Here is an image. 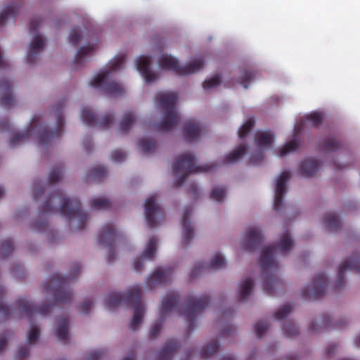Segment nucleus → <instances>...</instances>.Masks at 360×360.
Listing matches in <instances>:
<instances>
[{"label": "nucleus", "instance_id": "obj_1", "mask_svg": "<svg viewBox=\"0 0 360 360\" xmlns=\"http://www.w3.org/2000/svg\"><path fill=\"white\" fill-rule=\"evenodd\" d=\"M80 270L81 266L76 264L69 275L61 276L58 274H55L49 281L44 283V292L53 297V303L51 304L35 306L27 298L19 297L15 302V305L20 313L24 314L31 321L35 314L47 315L53 305L63 306L70 303L72 294L68 289V283L78 276Z\"/></svg>", "mask_w": 360, "mask_h": 360}, {"label": "nucleus", "instance_id": "obj_2", "mask_svg": "<svg viewBox=\"0 0 360 360\" xmlns=\"http://www.w3.org/2000/svg\"><path fill=\"white\" fill-rule=\"evenodd\" d=\"M293 243L290 233L285 232L277 244L263 248L259 258V264L262 271L264 290L268 295H274L283 283L278 277V264L274 255L278 249L282 253L290 250Z\"/></svg>", "mask_w": 360, "mask_h": 360}, {"label": "nucleus", "instance_id": "obj_3", "mask_svg": "<svg viewBox=\"0 0 360 360\" xmlns=\"http://www.w3.org/2000/svg\"><path fill=\"white\" fill-rule=\"evenodd\" d=\"M64 107V101L57 103L53 107L56 117V128L54 130H49L47 126L35 124V118L32 120L30 127L23 133H15L10 141L11 147H15L20 143L25 141L32 134L34 133L37 139L38 145L43 147L48 146L53 141L59 138L64 131L65 121L62 114V109Z\"/></svg>", "mask_w": 360, "mask_h": 360}, {"label": "nucleus", "instance_id": "obj_4", "mask_svg": "<svg viewBox=\"0 0 360 360\" xmlns=\"http://www.w3.org/2000/svg\"><path fill=\"white\" fill-rule=\"evenodd\" d=\"M60 205L58 211L61 216L71 219H75L78 221L77 229L81 231L85 228L87 220V214L82 210V205L77 198L65 197L62 191L58 190L51 193L44 202L41 212L42 214L53 213L55 210L54 205Z\"/></svg>", "mask_w": 360, "mask_h": 360}, {"label": "nucleus", "instance_id": "obj_5", "mask_svg": "<svg viewBox=\"0 0 360 360\" xmlns=\"http://www.w3.org/2000/svg\"><path fill=\"white\" fill-rule=\"evenodd\" d=\"M122 303L130 305L134 309V314L129 327L131 330L134 331L142 322L145 311L140 286L131 287L124 295L117 292L110 293L105 299V304L110 311L115 310Z\"/></svg>", "mask_w": 360, "mask_h": 360}, {"label": "nucleus", "instance_id": "obj_6", "mask_svg": "<svg viewBox=\"0 0 360 360\" xmlns=\"http://www.w3.org/2000/svg\"><path fill=\"white\" fill-rule=\"evenodd\" d=\"M179 96L176 92H160L155 96V101L163 111L162 120L155 125L158 131H169L179 122L180 115L176 108Z\"/></svg>", "mask_w": 360, "mask_h": 360}, {"label": "nucleus", "instance_id": "obj_7", "mask_svg": "<svg viewBox=\"0 0 360 360\" xmlns=\"http://www.w3.org/2000/svg\"><path fill=\"white\" fill-rule=\"evenodd\" d=\"M125 56L121 55L117 57L112 63L110 68L103 70L96 75L91 82L90 86L100 88L109 96H121L124 93V87L119 83L112 79V74L119 70L124 63Z\"/></svg>", "mask_w": 360, "mask_h": 360}, {"label": "nucleus", "instance_id": "obj_8", "mask_svg": "<svg viewBox=\"0 0 360 360\" xmlns=\"http://www.w3.org/2000/svg\"><path fill=\"white\" fill-rule=\"evenodd\" d=\"M195 162L196 158L190 153H184L177 158L172 167L173 173L174 174H181L174 181L176 187L181 186L186 181L188 175L211 171L214 167L213 164L199 166L196 165Z\"/></svg>", "mask_w": 360, "mask_h": 360}, {"label": "nucleus", "instance_id": "obj_9", "mask_svg": "<svg viewBox=\"0 0 360 360\" xmlns=\"http://www.w3.org/2000/svg\"><path fill=\"white\" fill-rule=\"evenodd\" d=\"M210 302V297L206 295L200 297L190 295L186 300L181 313L188 322L186 331L187 337H188L195 328V320L197 317L200 315L202 311L209 305Z\"/></svg>", "mask_w": 360, "mask_h": 360}, {"label": "nucleus", "instance_id": "obj_10", "mask_svg": "<svg viewBox=\"0 0 360 360\" xmlns=\"http://www.w3.org/2000/svg\"><path fill=\"white\" fill-rule=\"evenodd\" d=\"M159 65L162 69L174 71L178 75L186 76L195 73L202 69L204 65V60L199 58L186 65L181 66L176 58L163 54L159 59Z\"/></svg>", "mask_w": 360, "mask_h": 360}, {"label": "nucleus", "instance_id": "obj_11", "mask_svg": "<svg viewBox=\"0 0 360 360\" xmlns=\"http://www.w3.org/2000/svg\"><path fill=\"white\" fill-rule=\"evenodd\" d=\"M179 302V296L176 292H169L163 298L160 309L159 320L153 324L148 333L150 340L157 338L162 328V323L165 316L176 309Z\"/></svg>", "mask_w": 360, "mask_h": 360}, {"label": "nucleus", "instance_id": "obj_12", "mask_svg": "<svg viewBox=\"0 0 360 360\" xmlns=\"http://www.w3.org/2000/svg\"><path fill=\"white\" fill-rule=\"evenodd\" d=\"M144 214L147 225L150 228L156 227L165 219L162 208L157 203L156 195H152L144 203Z\"/></svg>", "mask_w": 360, "mask_h": 360}, {"label": "nucleus", "instance_id": "obj_13", "mask_svg": "<svg viewBox=\"0 0 360 360\" xmlns=\"http://www.w3.org/2000/svg\"><path fill=\"white\" fill-rule=\"evenodd\" d=\"M117 233L112 224H106L100 231L98 234V242L105 248H108L106 262L111 264L115 259V251L114 248L115 239Z\"/></svg>", "mask_w": 360, "mask_h": 360}, {"label": "nucleus", "instance_id": "obj_14", "mask_svg": "<svg viewBox=\"0 0 360 360\" xmlns=\"http://www.w3.org/2000/svg\"><path fill=\"white\" fill-rule=\"evenodd\" d=\"M346 271L360 273V257L359 254H352L351 257L344 261L340 266L335 283V288L336 290H341L345 286V272Z\"/></svg>", "mask_w": 360, "mask_h": 360}, {"label": "nucleus", "instance_id": "obj_15", "mask_svg": "<svg viewBox=\"0 0 360 360\" xmlns=\"http://www.w3.org/2000/svg\"><path fill=\"white\" fill-rule=\"evenodd\" d=\"M326 281L327 277L324 273L316 274L311 285L303 289V297L312 300L321 298L324 294Z\"/></svg>", "mask_w": 360, "mask_h": 360}, {"label": "nucleus", "instance_id": "obj_16", "mask_svg": "<svg viewBox=\"0 0 360 360\" xmlns=\"http://www.w3.org/2000/svg\"><path fill=\"white\" fill-rule=\"evenodd\" d=\"M81 118L83 122L88 126H98L105 129L114 122V115L108 112L98 120L95 114L87 108H83L81 112Z\"/></svg>", "mask_w": 360, "mask_h": 360}, {"label": "nucleus", "instance_id": "obj_17", "mask_svg": "<svg viewBox=\"0 0 360 360\" xmlns=\"http://www.w3.org/2000/svg\"><path fill=\"white\" fill-rule=\"evenodd\" d=\"M290 176V172L285 170L283 171L277 179L274 202V208L276 210H280L283 207V195L286 192V184Z\"/></svg>", "mask_w": 360, "mask_h": 360}, {"label": "nucleus", "instance_id": "obj_18", "mask_svg": "<svg viewBox=\"0 0 360 360\" xmlns=\"http://www.w3.org/2000/svg\"><path fill=\"white\" fill-rule=\"evenodd\" d=\"M226 265L224 257L220 254H216L209 264H205L202 262H200L195 265L191 271L190 277L191 278H196L200 272L207 269L219 270L224 268Z\"/></svg>", "mask_w": 360, "mask_h": 360}, {"label": "nucleus", "instance_id": "obj_19", "mask_svg": "<svg viewBox=\"0 0 360 360\" xmlns=\"http://www.w3.org/2000/svg\"><path fill=\"white\" fill-rule=\"evenodd\" d=\"M262 240L261 230L255 226L250 227L245 233L244 249L249 252H254L259 247Z\"/></svg>", "mask_w": 360, "mask_h": 360}, {"label": "nucleus", "instance_id": "obj_20", "mask_svg": "<svg viewBox=\"0 0 360 360\" xmlns=\"http://www.w3.org/2000/svg\"><path fill=\"white\" fill-rule=\"evenodd\" d=\"M0 105L9 108L15 105V98L13 94L12 82L8 79L0 81Z\"/></svg>", "mask_w": 360, "mask_h": 360}, {"label": "nucleus", "instance_id": "obj_21", "mask_svg": "<svg viewBox=\"0 0 360 360\" xmlns=\"http://www.w3.org/2000/svg\"><path fill=\"white\" fill-rule=\"evenodd\" d=\"M150 57L141 56L136 60V69L143 76L145 82L152 83L157 80L158 75L150 68Z\"/></svg>", "mask_w": 360, "mask_h": 360}, {"label": "nucleus", "instance_id": "obj_22", "mask_svg": "<svg viewBox=\"0 0 360 360\" xmlns=\"http://www.w3.org/2000/svg\"><path fill=\"white\" fill-rule=\"evenodd\" d=\"M193 209L191 207H187L184 210L182 217V228H183V236H182V245L186 246L194 236V229L190 221V217L192 214Z\"/></svg>", "mask_w": 360, "mask_h": 360}, {"label": "nucleus", "instance_id": "obj_23", "mask_svg": "<svg viewBox=\"0 0 360 360\" xmlns=\"http://www.w3.org/2000/svg\"><path fill=\"white\" fill-rule=\"evenodd\" d=\"M173 270L171 267L158 268L150 276L147 284L152 287L158 284H165L172 279Z\"/></svg>", "mask_w": 360, "mask_h": 360}, {"label": "nucleus", "instance_id": "obj_24", "mask_svg": "<svg viewBox=\"0 0 360 360\" xmlns=\"http://www.w3.org/2000/svg\"><path fill=\"white\" fill-rule=\"evenodd\" d=\"M45 46V41L42 37L37 34L32 39L27 53V62L30 64L34 63L41 51Z\"/></svg>", "mask_w": 360, "mask_h": 360}, {"label": "nucleus", "instance_id": "obj_25", "mask_svg": "<svg viewBox=\"0 0 360 360\" xmlns=\"http://www.w3.org/2000/svg\"><path fill=\"white\" fill-rule=\"evenodd\" d=\"M345 325L346 322L345 321H339L333 323L330 316L328 315L324 314L322 316L321 324L319 325L314 322L311 323L309 327V331L311 333L318 332L322 328L340 329L342 328Z\"/></svg>", "mask_w": 360, "mask_h": 360}, {"label": "nucleus", "instance_id": "obj_26", "mask_svg": "<svg viewBox=\"0 0 360 360\" xmlns=\"http://www.w3.org/2000/svg\"><path fill=\"white\" fill-rule=\"evenodd\" d=\"M321 167L320 162L314 158L304 160L300 166V172L304 177H311Z\"/></svg>", "mask_w": 360, "mask_h": 360}, {"label": "nucleus", "instance_id": "obj_27", "mask_svg": "<svg viewBox=\"0 0 360 360\" xmlns=\"http://www.w3.org/2000/svg\"><path fill=\"white\" fill-rule=\"evenodd\" d=\"M202 128L201 125L193 121H187L184 126V136L188 141H193L201 134Z\"/></svg>", "mask_w": 360, "mask_h": 360}, {"label": "nucleus", "instance_id": "obj_28", "mask_svg": "<svg viewBox=\"0 0 360 360\" xmlns=\"http://www.w3.org/2000/svg\"><path fill=\"white\" fill-rule=\"evenodd\" d=\"M179 345L174 341H167L156 356L157 360H171Z\"/></svg>", "mask_w": 360, "mask_h": 360}, {"label": "nucleus", "instance_id": "obj_29", "mask_svg": "<svg viewBox=\"0 0 360 360\" xmlns=\"http://www.w3.org/2000/svg\"><path fill=\"white\" fill-rule=\"evenodd\" d=\"M342 146V142L336 136H328L319 143L320 148L326 152H335Z\"/></svg>", "mask_w": 360, "mask_h": 360}, {"label": "nucleus", "instance_id": "obj_30", "mask_svg": "<svg viewBox=\"0 0 360 360\" xmlns=\"http://www.w3.org/2000/svg\"><path fill=\"white\" fill-rule=\"evenodd\" d=\"M19 10V6L16 3L6 6L0 13V27L4 26L9 19H15Z\"/></svg>", "mask_w": 360, "mask_h": 360}, {"label": "nucleus", "instance_id": "obj_31", "mask_svg": "<svg viewBox=\"0 0 360 360\" xmlns=\"http://www.w3.org/2000/svg\"><path fill=\"white\" fill-rule=\"evenodd\" d=\"M69 319L68 317H62L58 321L56 331V335L62 342H65L68 338Z\"/></svg>", "mask_w": 360, "mask_h": 360}, {"label": "nucleus", "instance_id": "obj_32", "mask_svg": "<svg viewBox=\"0 0 360 360\" xmlns=\"http://www.w3.org/2000/svg\"><path fill=\"white\" fill-rule=\"evenodd\" d=\"M326 229L330 232H335L340 228V221L334 213L327 214L323 219Z\"/></svg>", "mask_w": 360, "mask_h": 360}, {"label": "nucleus", "instance_id": "obj_33", "mask_svg": "<svg viewBox=\"0 0 360 360\" xmlns=\"http://www.w3.org/2000/svg\"><path fill=\"white\" fill-rule=\"evenodd\" d=\"M252 288L253 281L251 277H248L242 281L239 289V300H246L252 292Z\"/></svg>", "mask_w": 360, "mask_h": 360}, {"label": "nucleus", "instance_id": "obj_34", "mask_svg": "<svg viewBox=\"0 0 360 360\" xmlns=\"http://www.w3.org/2000/svg\"><path fill=\"white\" fill-rule=\"evenodd\" d=\"M247 147L245 145H240L231 152L229 155L225 157L224 164H233L238 162L245 153Z\"/></svg>", "mask_w": 360, "mask_h": 360}, {"label": "nucleus", "instance_id": "obj_35", "mask_svg": "<svg viewBox=\"0 0 360 360\" xmlns=\"http://www.w3.org/2000/svg\"><path fill=\"white\" fill-rule=\"evenodd\" d=\"M135 122V115L134 112L129 111L124 113L122 119L120 124V130L122 134H126L131 129Z\"/></svg>", "mask_w": 360, "mask_h": 360}, {"label": "nucleus", "instance_id": "obj_36", "mask_svg": "<svg viewBox=\"0 0 360 360\" xmlns=\"http://www.w3.org/2000/svg\"><path fill=\"white\" fill-rule=\"evenodd\" d=\"M108 171L105 167L102 165H96L91 167L89 172V176L94 181H101L107 175Z\"/></svg>", "mask_w": 360, "mask_h": 360}, {"label": "nucleus", "instance_id": "obj_37", "mask_svg": "<svg viewBox=\"0 0 360 360\" xmlns=\"http://www.w3.org/2000/svg\"><path fill=\"white\" fill-rule=\"evenodd\" d=\"M95 49V45H88L82 46L75 57V63L78 66L82 65L85 62L84 58L94 51Z\"/></svg>", "mask_w": 360, "mask_h": 360}, {"label": "nucleus", "instance_id": "obj_38", "mask_svg": "<svg viewBox=\"0 0 360 360\" xmlns=\"http://www.w3.org/2000/svg\"><path fill=\"white\" fill-rule=\"evenodd\" d=\"M219 345L216 340L209 342L200 352V356L202 359H207L213 356L219 349Z\"/></svg>", "mask_w": 360, "mask_h": 360}, {"label": "nucleus", "instance_id": "obj_39", "mask_svg": "<svg viewBox=\"0 0 360 360\" xmlns=\"http://www.w3.org/2000/svg\"><path fill=\"white\" fill-rule=\"evenodd\" d=\"M90 206L92 210H105L111 207V202L103 197L95 198L91 200Z\"/></svg>", "mask_w": 360, "mask_h": 360}, {"label": "nucleus", "instance_id": "obj_40", "mask_svg": "<svg viewBox=\"0 0 360 360\" xmlns=\"http://www.w3.org/2000/svg\"><path fill=\"white\" fill-rule=\"evenodd\" d=\"M157 239L155 237H151L146 245V247L143 252V257L152 260L157 250Z\"/></svg>", "mask_w": 360, "mask_h": 360}, {"label": "nucleus", "instance_id": "obj_41", "mask_svg": "<svg viewBox=\"0 0 360 360\" xmlns=\"http://www.w3.org/2000/svg\"><path fill=\"white\" fill-rule=\"evenodd\" d=\"M300 141L299 140L294 139L289 142L286 143L278 151V155L280 157H284L289 153L294 152L299 148Z\"/></svg>", "mask_w": 360, "mask_h": 360}, {"label": "nucleus", "instance_id": "obj_42", "mask_svg": "<svg viewBox=\"0 0 360 360\" xmlns=\"http://www.w3.org/2000/svg\"><path fill=\"white\" fill-rule=\"evenodd\" d=\"M272 141V136L267 132H258L255 136V143L259 147L269 146L271 144Z\"/></svg>", "mask_w": 360, "mask_h": 360}, {"label": "nucleus", "instance_id": "obj_43", "mask_svg": "<svg viewBox=\"0 0 360 360\" xmlns=\"http://www.w3.org/2000/svg\"><path fill=\"white\" fill-rule=\"evenodd\" d=\"M63 174V168L61 164H58L53 167L50 171L48 181L49 184H55L59 181Z\"/></svg>", "mask_w": 360, "mask_h": 360}, {"label": "nucleus", "instance_id": "obj_44", "mask_svg": "<svg viewBox=\"0 0 360 360\" xmlns=\"http://www.w3.org/2000/svg\"><path fill=\"white\" fill-rule=\"evenodd\" d=\"M14 250L13 243L10 239H6L0 243V257L9 256Z\"/></svg>", "mask_w": 360, "mask_h": 360}, {"label": "nucleus", "instance_id": "obj_45", "mask_svg": "<svg viewBox=\"0 0 360 360\" xmlns=\"http://www.w3.org/2000/svg\"><path fill=\"white\" fill-rule=\"evenodd\" d=\"M255 76V72L248 70H243L240 72V75L238 82L244 88L247 89L249 83L253 79Z\"/></svg>", "mask_w": 360, "mask_h": 360}, {"label": "nucleus", "instance_id": "obj_46", "mask_svg": "<svg viewBox=\"0 0 360 360\" xmlns=\"http://www.w3.org/2000/svg\"><path fill=\"white\" fill-rule=\"evenodd\" d=\"M255 121L253 117L249 118L238 130V136L240 139L245 138L255 126Z\"/></svg>", "mask_w": 360, "mask_h": 360}, {"label": "nucleus", "instance_id": "obj_47", "mask_svg": "<svg viewBox=\"0 0 360 360\" xmlns=\"http://www.w3.org/2000/svg\"><path fill=\"white\" fill-rule=\"evenodd\" d=\"M139 145L142 152L146 155L154 153L156 147L155 141L149 139L141 140Z\"/></svg>", "mask_w": 360, "mask_h": 360}, {"label": "nucleus", "instance_id": "obj_48", "mask_svg": "<svg viewBox=\"0 0 360 360\" xmlns=\"http://www.w3.org/2000/svg\"><path fill=\"white\" fill-rule=\"evenodd\" d=\"M4 294V288L0 286V316L3 319H6L11 316V309L3 302Z\"/></svg>", "mask_w": 360, "mask_h": 360}, {"label": "nucleus", "instance_id": "obj_49", "mask_svg": "<svg viewBox=\"0 0 360 360\" xmlns=\"http://www.w3.org/2000/svg\"><path fill=\"white\" fill-rule=\"evenodd\" d=\"M226 195L225 187H214L210 192V198L218 202H221Z\"/></svg>", "mask_w": 360, "mask_h": 360}, {"label": "nucleus", "instance_id": "obj_50", "mask_svg": "<svg viewBox=\"0 0 360 360\" xmlns=\"http://www.w3.org/2000/svg\"><path fill=\"white\" fill-rule=\"evenodd\" d=\"M40 330L37 326L32 324L27 335V340L30 344H34L39 340Z\"/></svg>", "mask_w": 360, "mask_h": 360}, {"label": "nucleus", "instance_id": "obj_51", "mask_svg": "<svg viewBox=\"0 0 360 360\" xmlns=\"http://www.w3.org/2000/svg\"><path fill=\"white\" fill-rule=\"evenodd\" d=\"M293 306L290 304H285L274 314V318L276 320H282L287 317L292 311Z\"/></svg>", "mask_w": 360, "mask_h": 360}, {"label": "nucleus", "instance_id": "obj_52", "mask_svg": "<svg viewBox=\"0 0 360 360\" xmlns=\"http://www.w3.org/2000/svg\"><path fill=\"white\" fill-rule=\"evenodd\" d=\"M306 120L309 121L311 126L318 127L322 123L323 117L321 113L315 112L307 115Z\"/></svg>", "mask_w": 360, "mask_h": 360}, {"label": "nucleus", "instance_id": "obj_53", "mask_svg": "<svg viewBox=\"0 0 360 360\" xmlns=\"http://www.w3.org/2000/svg\"><path fill=\"white\" fill-rule=\"evenodd\" d=\"M269 324L266 321L261 320L255 325V334L258 338H261L268 330Z\"/></svg>", "mask_w": 360, "mask_h": 360}, {"label": "nucleus", "instance_id": "obj_54", "mask_svg": "<svg viewBox=\"0 0 360 360\" xmlns=\"http://www.w3.org/2000/svg\"><path fill=\"white\" fill-rule=\"evenodd\" d=\"M82 37V30L77 27L72 29L69 35V39L72 45H77L79 42Z\"/></svg>", "mask_w": 360, "mask_h": 360}, {"label": "nucleus", "instance_id": "obj_55", "mask_svg": "<svg viewBox=\"0 0 360 360\" xmlns=\"http://www.w3.org/2000/svg\"><path fill=\"white\" fill-rule=\"evenodd\" d=\"M283 331L287 337L291 338L297 335L299 330L292 323H287L283 327Z\"/></svg>", "mask_w": 360, "mask_h": 360}, {"label": "nucleus", "instance_id": "obj_56", "mask_svg": "<svg viewBox=\"0 0 360 360\" xmlns=\"http://www.w3.org/2000/svg\"><path fill=\"white\" fill-rule=\"evenodd\" d=\"M221 78L219 75H214L203 82L202 86L205 89H209L217 86L220 84Z\"/></svg>", "mask_w": 360, "mask_h": 360}, {"label": "nucleus", "instance_id": "obj_57", "mask_svg": "<svg viewBox=\"0 0 360 360\" xmlns=\"http://www.w3.org/2000/svg\"><path fill=\"white\" fill-rule=\"evenodd\" d=\"M32 196L34 200L39 198L44 192L45 187L40 182L36 181L33 184Z\"/></svg>", "mask_w": 360, "mask_h": 360}, {"label": "nucleus", "instance_id": "obj_58", "mask_svg": "<svg viewBox=\"0 0 360 360\" xmlns=\"http://www.w3.org/2000/svg\"><path fill=\"white\" fill-rule=\"evenodd\" d=\"M105 354L103 349H96L91 351L85 357V360H100Z\"/></svg>", "mask_w": 360, "mask_h": 360}, {"label": "nucleus", "instance_id": "obj_59", "mask_svg": "<svg viewBox=\"0 0 360 360\" xmlns=\"http://www.w3.org/2000/svg\"><path fill=\"white\" fill-rule=\"evenodd\" d=\"M42 23V18L41 17L37 16L33 18L30 22V33H37L39 27L41 26Z\"/></svg>", "mask_w": 360, "mask_h": 360}, {"label": "nucleus", "instance_id": "obj_60", "mask_svg": "<svg viewBox=\"0 0 360 360\" xmlns=\"http://www.w3.org/2000/svg\"><path fill=\"white\" fill-rule=\"evenodd\" d=\"M126 158V153L120 150H113L111 153V160L115 162H122Z\"/></svg>", "mask_w": 360, "mask_h": 360}, {"label": "nucleus", "instance_id": "obj_61", "mask_svg": "<svg viewBox=\"0 0 360 360\" xmlns=\"http://www.w3.org/2000/svg\"><path fill=\"white\" fill-rule=\"evenodd\" d=\"M263 160V152L262 150H259L250 156V162L253 165H258L262 162Z\"/></svg>", "mask_w": 360, "mask_h": 360}, {"label": "nucleus", "instance_id": "obj_62", "mask_svg": "<svg viewBox=\"0 0 360 360\" xmlns=\"http://www.w3.org/2000/svg\"><path fill=\"white\" fill-rule=\"evenodd\" d=\"M29 354V347H21L18 349L15 355L16 360H24Z\"/></svg>", "mask_w": 360, "mask_h": 360}, {"label": "nucleus", "instance_id": "obj_63", "mask_svg": "<svg viewBox=\"0 0 360 360\" xmlns=\"http://www.w3.org/2000/svg\"><path fill=\"white\" fill-rule=\"evenodd\" d=\"M47 226L46 221L44 219H37L33 223V228L39 232H43L46 230Z\"/></svg>", "mask_w": 360, "mask_h": 360}, {"label": "nucleus", "instance_id": "obj_64", "mask_svg": "<svg viewBox=\"0 0 360 360\" xmlns=\"http://www.w3.org/2000/svg\"><path fill=\"white\" fill-rule=\"evenodd\" d=\"M92 307L93 302L89 299L80 304L79 311L83 314H89Z\"/></svg>", "mask_w": 360, "mask_h": 360}]
</instances>
